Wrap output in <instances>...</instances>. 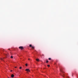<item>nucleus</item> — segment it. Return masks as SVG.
Instances as JSON below:
<instances>
[{
    "instance_id": "9",
    "label": "nucleus",
    "mask_w": 78,
    "mask_h": 78,
    "mask_svg": "<svg viewBox=\"0 0 78 78\" xmlns=\"http://www.w3.org/2000/svg\"><path fill=\"white\" fill-rule=\"evenodd\" d=\"M28 66V64H26V66Z\"/></svg>"
},
{
    "instance_id": "10",
    "label": "nucleus",
    "mask_w": 78,
    "mask_h": 78,
    "mask_svg": "<svg viewBox=\"0 0 78 78\" xmlns=\"http://www.w3.org/2000/svg\"><path fill=\"white\" fill-rule=\"evenodd\" d=\"M48 59H49V60H51V58H49Z\"/></svg>"
},
{
    "instance_id": "2",
    "label": "nucleus",
    "mask_w": 78,
    "mask_h": 78,
    "mask_svg": "<svg viewBox=\"0 0 78 78\" xmlns=\"http://www.w3.org/2000/svg\"><path fill=\"white\" fill-rule=\"evenodd\" d=\"M19 48L21 49V50H23V47L22 46H20L19 47Z\"/></svg>"
},
{
    "instance_id": "16",
    "label": "nucleus",
    "mask_w": 78,
    "mask_h": 78,
    "mask_svg": "<svg viewBox=\"0 0 78 78\" xmlns=\"http://www.w3.org/2000/svg\"><path fill=\"white\" fill-rule=\"evenodd\" d=\"M42 56H44V54H43Z\"/></svg>"
},
{
    "instance_id": "7",
    "label": "nucleus",
    "mask_w": 78,
    "mask_h": 78,
    "mask_svg": "<svg viewBox=\"0 0 78 78\" xmlns=\"http://www.w3.org/2000/svg\"><path fill=\"white\" fill-rule=\"evenodd\" d=\"M0 59H1V60H2V61H3V58H1Z\"/></svg>"
},
{
    "instance_id": "18",
    "label": "nucleus",
    "mask_w": 78,
    "mask_h": 78,
    "mask_svg": "<svg viewBox=\"0 0 78 78\" xmlns=\"http://www.w3.org/2000/svg\"><path fill=\"white\" fill-rule=\"evenodd\" d=\"M12 70H11V72H12Z\"/></svg>"
},
{
    "instance_id": "15",
    "label": "nucleus",
    "mask_w": 78,
    "mask_h": 78,
    "mask_svg": "<svg viewBox=\"0 0 78 78\" xmlns=\"http://www.w3.org/2000/svg\"><path fill=\"white\" fill-rule=\"evenodd\" d=\"M60 71H61V72H62V70H61V69H60Z\"/></svg>"
},
{
    "instance_id": "6",
    "label": "nucleus",
    "mask_w": 78,
    "mask_h": 78,
    "mask_svg": "<svg viewBox=\"0 0 78 78\" xmlns=\"http://www.w3.org/2000/svg\"><path fill=\"white\" fill-rule=\"evenodd\" d=\"M36 61H37L39 62V59H36Z\"/></svg>"
},
{
    "instance_id": "14",
    "label": "nucleus",
    "mask_w": 78,
    "mask_h": 78,
    "mask_svg": "<svg viewBox=\"0 0 78 78\" xmlns=\"http://www.w3.org/2000/svg\"><path fill=\"white\" fill-rule=\"evenodd\" d=\"M28 60H30V58H28Z\"/></svg>"
},
{
    "instance_id": "12",
    "label": "nucleus",
    "mask_w": 78,
    "mask_h": 78,
    "mask_svg": "<svg viewBox=\"0 0 78 78\" xmlns=\"http://www.w3.org/2000/svg\"><path fill=\"white\" fill-rule=\"evenodd\" d=\"M22 69V67H20V69Z\"/></svg>"
},
{
    "instance_id": "8",
    "label": "nucleus",
    "mask_w": 78,
    "mask_h": 78,
    "mask_svg": "<svg viewBox=\"0 0 78 78\" xmlns=\"http://www.w3.org/2000/svg\"><path fill=\"white\" fill-rule=\"evenodd\" d=\"M11 58H13V56H11L10 57Z\"/></svg>"
},
{
    "instance_id": "13",
    "label": "nucleus",
    "mask_w": 78,
    "mask_h": 78,
    "mask_svg": "<svg viewBox=\"0 0 78 78\" xmlns=\"http://www.w3.org/2000/svg\"><path fill=\"white\" fill-rule=\"evenodd\" d=\"M48 67H50V65H48Z\"/></svg>"
},
{
    "instance_id": "3",
    "label": "nucleus",
    "mask_w": 78,
    "mask_h": 78,
    "mask_svg": "<svg viewBox=\"0 0 78 78\" xmlns=\"http://www.w3.org/2000/svg\"><path fill=\"white\" fill-rule=\"evenodd\" d=\"M26 71H27V72H30V70L28 69H26Z\"/></svg>"
},
{
    "instance_id": "1",
    "label": "nucleus",
    "mask_w": 78,
    "mask_h": 78,
    "mask_svg": "<svg viewBox=\"0 0 78 78\" xmlns=\"http://www.w3.org/2000/svg\"><path fill=\"white\" fill-rule=\"evenodd\" d=\"M29 47H32V49H34V47L33 46H32V45L31 44H30L29 45Z\"/></svg>"
},
{
    "instance_id": "17",
    "label": "nucleus",
    "mask_w": 78,
    "mask_h": 78,
    "mask_svg": "<svg viewBox=\"0 0 78 78\" xmlns=\"http://www.w3.org/2000/svg\"><path fill=\"white\" fill-rule=\"evenodd\" d=\"M15 68H17V67H15Z\"/></svg>"
},
{
    "instance_id": "11",
    "label": "nucleus",
    "mask_w": 78,
    "mask_h": 78,
    "mask_svg": "<svg viewBox=\"0 0 78 78\" xmlns=\"http://www.w3.org/2000/svg\"><path fill=\"white\" fill-rule=\"evenodd\" d=\"M48 61H46V63H48Z\"/></svg>"
},
{
    "instance_id": "4",
    "label": "nucleus",
    "mask_w": 78,
    "mask_h": 78,
    "mask_svg": "<svg viewBox=\"0 0 78 78\" xmlns=\"http://www.w3.org/2000/svg\"><path fill=\"white\" fill-rule=\"evenodd\" d=\"M14 74H12L11 75V77L12 78H14Z\"/></svg>"
},
{
    "instance_id": "5",
    "label": "nucleus",
    "mask_w": 78,
    "mask_h": 78,
    "mask_svg": "<svg viewBox=\"0 0 78 78\" xmlns=\"http://www.w3.org/2000/svg\"><path fill=\"white\" fill-rule=\"evenodd\" d=\"M5 56H6L7 57H8V55L7 54H5Z\"/></svg>"
}]
</instances>
